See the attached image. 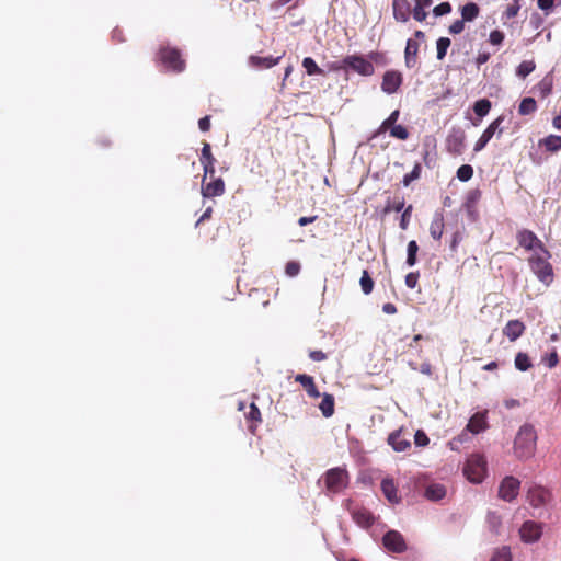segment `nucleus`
<instances>
[{"mask_svg": "<svg viewBox=\"0 0 561 561\" xmlns=\"http://www.w3.org/2000/svg\"><path fill=\"white\" fill-rule=\"evenodd\" d=\"M549 257L546 254L543 256L534 254L528 260L531 271L543 283H550L553 277L552 266L548 262Z\"/></svg>", "mask_w": 561, "mask_h": 561, "instance_id": "obj_6", "label": "nucleus"}, {"mask_svg": "<svg viewBox=\"0 0 561 561\" xmlns=\"http://www.w3.org/2000/svg\"><path fill=\"white\" fill-rule=\"evenodd\" d=\"M344 66L353 69L362 76H371L374 73V65L363 56L351 55L343 59Z\"/></svg>", "mask_w": 561, "mask_h": 561, "instance_id": "obj_10", "label": "nucleus"}, {"mask_svg": "<svg viewBox=\"0 0 561 561\" xmlns=\"http://www.w3.org/2000/svg\"><path fill=\"white\" fill-rule=\"evenodd\" d=\"M335 400L330 393H323L319 409L324 417H330L334 414Z\"/></svg>", "mask_w": 561, "mask_h": 561, "instance_id": "obj_29", "label": "nucleus"}, {"mask_svg": "<svg viewBox=\"0 0 561 561\" xmlns=\"http://www.w3.org/2000/svg\"><path fill=\"white\" fill-rule=\"evenodd\" d=\"M403 207H404V201H403V199H401V201L396 202V203L392 205V208H391V209H392V210H394V211H397V213H399V211H401V210L403 209Z\"/></svg>", "mask_w": 561, "mask_h": 561, "instance_id": "obj_63", "label": "nucleus"}, {"mask_svg": "<svg viewBox=\"0 0 561 561\" xmlns=\"http://www.w3.org/2000/svg\"><path fill=\"white\" fill-rule=\"evenodd\" d=\"M433 4V0H414L411 9L409 0H392L393 18L397 22L405 23L411 14L417 22H424L428 15L426 9Z\"/></svg>", "mask_w": 561, "mask_h": 561, "instance_id": "obj_1", "label": "nucleus"}, {"mask_svg": "<svg viewBox=\"0 0 561 561\" xmlns=\"http://www.w3.org/2000/svg\"><path fill=\"white\" fill-rule=\"evenodd\" d=\"M328 493L336 494L342 492L348 484L350 474L341 467L331 468L322 476Z\"/></svg>", "mask_w": 561, "mask_h": 561, "instance_id": "obj_3", "label": "nucleus"}, {"mask_svg": "<svg viewBox=\"0 0 561 561\" xmlns=\"http://www.w3.org/2000/svg\"><path fill=\"white\" fill-rule=\"evenodd\" d=\"M400 112L399 110L393 111L378 127V129L375 131L374 137H377L380 134L386 133L388 129H390L393 126H397L396 123L399 119Z\"/></svg>", "mask_w": 561, "mask_h": 561, "instance_id": "obj_30", "label": "nucleus"}, {"mask_svg": "<svg viewBox=\"0 0 561 561\" xmlns=\"http://www.w3.org/2000/svg\"><path fill=\"white\" fill-rule=\"evenodd\" d=\"M486 428V417L484 413H476L473 414L468 424L467 430L472 434H479L480 432Z\"/></svg>", "mask_w": 561, "mask_h": 561, "instance_id": "obj_25", "label": "nucleus"}, {"mask_svg": "<svg viewBox=\"0 0 561 561\" xmlns=\"http://www.w3.org/2000/svg\"><path fill=\"white\" fill-rule=\"evenodd\" d=\"M540 145L543 146L547 151L557 152L561 149V136L549 135L540 140Z\"/></svg>", "mask_w": 561, "mask_h": 561, "instance_id": "obj_31", "label": "nucleus"}, {"mask_svg": "<svg viewBox=\"0 0 561 561\" xmlns=\"http://www.w3.org/2000/svg\"><path fill=\"white\" fill-rule=\"evenodd\" d=\"M536 68V64L534 60H524L522 61L517 69H516V75L519 77V78H526L528 75H530Z\"/></svg>", "mask_w": 561, "mask_h": 561, "instance_id": "obj_38", "label": "nucleus"}, {"mask_svg": "<svg viewBox=\"0 0 561 561\" xmlns=\"http://www.w3.org/2000/svg\"><path fill=\"white\" fill-rule=\"evenodd\" d=\"M420 273L419 272H411L407 274L405 276V285L407 287L414 289L419 283Z\"/></svg>", "mask_w": 561, "mask_h": 561, "instance_id": "obj_50", "label": "nucleus"}, {"mask_svg": "<svg viewBox=\"0 0 561 561\" xmlns=\"http://www.w3.org/2000/svg\"><path fill=\"white\" fill-rule=\"evenodd\" d=\"M420 43L414 38H409L407 41L405 49H404V64L407 68L412 69L417 64V54H419Z\"/></svg>", "mask_w": 561, "mask_h": 561, "instance_id": "obj_18", "label": "nucleus"}, {"mask_svg": "<svg viewBox=\"0 0 561 561\" xmlns=\"http://www.w3.org/2000/svg\"><path fill=\"white\" fill-rule=\"evenodd\" d=\"M403 78L401 72L396 70H388L385 72L381 82V89L388 94H392L398 91L402 84Z\"/></svg>", "mask_w": 561, "mask_h": 561, "instance_id": "obj_15", "label": "nucleus"}, {"mask_svg": "<svg viewBox=\"0 0 561 561\" xmlns=\"http://www.w3.org/2000/svg\"><path fill=\"white\" fill-rule=\"evenodd\" d=\"M159 60L170 70L182 72L185 68V60L181 51L172 47H162L159 50Z\"/></svg>", "mask_w": 561, "mask_h": 561, "instance_id": "obj_5", "label": "nucleus"}, {"mask_svg": "<svg viewBox=\"0 0 561 561\" xmlns=\"http://www.w3.org/2000/svg\"><path fill=\"white\" fill-rule=\"evenodd\" d=\"M553 88V77L551 73H547L535 87V92L539 95L540 99L548 98Z\"/></svg>", "mask_w": 561, "mask_h": 561, "instance_id": "obj_23", "label": "nucleus"}, {"mask_svg": "<svg viewBox=\"0 0 561 561\" xmlns=\"http://www.w3.org/2000/svg\"><path fill=\"white\" fill-rule=\"evenodd\" d=\"M411 211H412V205H409L401 216L399 226L402 230H405L409 226Z\"/></svg>", "mask_w": 561, "mask_h": 561, "instance_id": "obj_53", "label": "nucleus"}, {"mask_svg": "<svg viewBox=\"0 0 561 561\" xmlns=\"http://www.w3.org/2000/svg\"><path fill=\"white\" fill-rule=\"evenodd\" d=\"M382 311L387 314H394L397 313L398 309L394 304L387 302L382 306Z\"/></svg>", "mask_w": 561, "mask_h": 561, "instance_id": "obj_59", "label": "nucleus"}, {"mask_svg": "<svg viewBox=\"0 0 561 561\" xmlns=\"http://www.w3.org/2000/svg\"><path fill=\"white\" fill-rule=\"evenodd\" d=\"M490 561H512V554L508 547L496 549Z\"/></svg>", "mask_w": 561, "mask_h": 561, "instance_id": "obj_42", "label": "nucleus"}, {"mask_svg": "<svg viewBox=\"0 0 561 561\" xmlns=\"http://www.w3.org/2000/svg\"><path fill=\"white\" fill-rule=\"evenodd\" d=\"M504 33L500 30H494L490 33L489 41L492 45H501L504 41Z\"/></svg>", "mask_w": 561, "mask_h": 561, "instance_id": "obj_51", "label": "nucleus"}, {"mask_svg": "<svg viewBox=\"0 0 561 561\" xmlns=\"http://www.w3.org/2000/svg\"><path fill=\"white\" fill-rule=\"evenodd\" d=\"M554 0H537L538 7L543 11H549L552 9Z\"/></svg>", "mask_w": 561, "mask_h": 561, "instance_id": "obj_57", "label": "nucleus"}, {"mask_svg": "<svg viewBox=\"0 0 561 561\" xmlns=\"http://www.w3.org/2000/svg\"><path fill=\"white\" fill-rule=\"evenodd\" d=\"M519 10H520L519 0H514L513 3H511L504 11V15L507 19H513V18L517 16Z\"/></svg>", "mask_w": 561, "mask_h": 561, "instance_id": "obj_47", "label": "nucleus"}, {"mask_svg": "<svg viewBox=\"0 0 561 561\" xmlns=\"http://www.w3.org/2000/svg\"><path fill=\"white\" fill-rule=\"evenodd\" d=\"M525 324L519 320H510L503 329V334L512 342L520 337L525 332Z\"/></svg>", "mask_w": 561, "mask_h": 561, "instance_id": "obj_20", "label": "nucleus"}, {"mask_svg": "<svg viewBox=\"0 0 561 561\" xmlns=\"http://www.w3.org/2000/svg\"><path fill=\"white\" fill-rule=\"evenodd\" d=\"M381 491L386 499L392 503L398 504L401 502V497L398 494V488L391 478H385L381 481Z\"/></svg>", "mask_w": 561, "mask_h": 561, "instance_id": "obj_21", "label": "nucleus"}, {"mask_svg": "<svg viewBox=\"0 0 561 561\" xmlns=\"http://www.w3.org/2000/svg\"><path fill=\"white\" fill-rule=\"evenodd\" d=\"M446 495V489L442 484H431L425 490V496L432 501L442 500Z\"/></svg>", "mask_w": 561, "mask_h": 561, "instance_id": "obj_32", "label": "nucleus"}, {"mask_svg": "<svg viewBox=\"0 0 561 561\" xmlns=\"http://www.w3.org/2000/svg\"><path fill=\"white\" fill-rule=\"evenodd\" d=\"M420 371L424 375H432V365L428 362L422 363L420 367Z\"/></svg>", "mask_w": 561, "mask_h": 561, "instance_id": "obj_62", "label": "nucleus"}, {"mask_svg": "<svg viewBox=\"0 0 561 561\" xmlns=\"http://www.w3.org/2000/svg\"><path fill=\"white\" fill-rule=\"evenodd\" d=\"M390 136L400 140H407L409 138V130L403 125H397L388 129Z\"/></svg>", "mask_w": 561, "mask_h": 561, "instance_id": "obj_43", "label": "nucleus"}, {"mask_svg": "<svg viewBox=\"0 0 561 561\" xmlns=\"http://www.w3.org/2000/svg\"><path fill=\"white\" fill-rule=\"evenodd\" d=\"M353 520L363 528H369L375 523L371 512L365 507L354 508L352 511Z\"/></svg>", "mask_w": 561, "mask_h": 561, "instance_id": "obj_19", "label": "nucleus"}, {"mask_svg": "<svg viewBox=\"0 0 561 561\" xmlns=\"http://www.w3.org/2000/svg\"><path fill=\"white\" fill-rule=\"evenodd\" d=\"M466 147V134L461 129H453L446 138V149L454 156H460Z\"/></svg>", "mask_w": 561, "mask_h": 561, "instance_id": "obj_11", "label": "nucleus"}, {"mask_svg": "<svg viewBox=\"0 0 561 561\" xmlns=\"http://www.w3.org/2000/svg\"><path fill=\"white\" fill-rule=\"evenodd\" d=\"M537 432L531 424H524L518 430L514 440V454L518 459H529L537 447Z\"/></svg>", "mask_w": 561, "mask_h": 561, "instance_id": "obj_2", "label": "nucleus"}, {"mask_svg": "<svg viewBox=\"0 0 561 561\" xmlns=\"http://www.w3.org/2000/svg\"><path fill=\"white\" fill-rule=\"evenodd\" d=\"M473 176V168L470 164H462L457 170V178L461 182H467Z\"/></svg>", "mask_w": 561, "mask_h": 561, "instance_id": "obj_44", "label": "nucleus"}, {"mask_svg": "<svg viewBox=\"0 0 561 561\" xmlns=\"http://www.w3.org/2000/svg\"><path fill=\"white\" fill-rule=\"evenodd\" d=\"M359 284L362 287V290L365 295H369L374 289V280L370 277L368 271H363L362 277L359 279Z\"/></svg>", "mask_w": 561, "mask_h": 561, "instance_id": "obj_40", "label": "nucleus"}, {"mask_svg": "<svg viewBox=\"0 0 561 561\" xmlns=\"http://www.w3.org/2000/svg\"><path fill=\"white\" fill-rule=\"evenodd\" d=\"M299 271H300V264L295 261L288 262L285 266V272L290 277L298 275Z\"/></svg>", "mask_w": 561, "mask_h": 561, "instance_id": "obj_52", "label": "nucleus"}, {"mask_svg": "<svg viewBox=\"0 0 561 561\" xmlns=\"http://www.w3.org/2000/svg\"><path fill=\"white\" fill-rule=\"evenodd\" d=\"M490 56L489 54H479L477 57V64L482 65L485 64L489 60Z\"/></svg>", "mask_w": 561, "mask_h": 561, "instance_id": "obj_64", "label": "nucleus"}, {"mask_svg": "<svg viewBox=\"0 0 561 561\" xmlns=\"http://www.w3.org/2000/svg\"><path fill=\"white\" fill-rule=\"evenodd\" d=\"M422 165L420 162H416L410 173H407L402 179L403 186L408 187L413 181H416L421 178Z\"/></svg>", "mask_w": 561, "mask_h": 561, "instance_id": "obj_36", "label": "nucleus"}, {"mask_svg": "<svg viewBox=\"0 0 561 561\" xmlns=\"http://www.w3.org/2000/svg\"><path fill=\"white\" fill-rule=\"evenodd\" d=\"M503 121L504 116H499L486 127V129L482 133L480 138L474 144L473 150L476 152L481 151L486 146V144L492 139L495 133H497V136L502 134L503 130L500 126L503 123Z\"/></svg>", "mask_w": 561, "mask_h": 561, "instance_id": "obj_12", "label": "nucleus"}, {"mask_svg": "<svg viewBox=\"0 0 561 561\" xmlns=\"http://www.w3.org/2000/svg\"><path fill=\"white\" fill-rule=\"evenodd\" d=\"M226 191L225 182L221 178H213L209 182L202 181L201 192L203 197L211 198L224 195Z\"/></svg>", "mask_w": 561, "mask_h": 561, "instance_id": "obj_14", "label": "nucleus"}, {"mask_svg": "<svg viewBox=\"0 0 561 561\" xmlns=\"http://www.w3.org/2000/svg\"><path fill=\"white\" fill-rule=\"evenodd\" d=\"M533 366L529 356L526 353L519 352L515 356V367L520 371H526Z\"/></svg>", "mask_w": 561, "mask_h": 561, "instance_id": "obj_37", "label": "nucleus"}, {"mask_svg": "<svg viewBox=\"0 0 561 561\" xmlns=\"http://www.w3.org/2000/svg\"><path fill=\"white\" fill-rule=\"evenodd\" d=\"M199 161H201V163L216 162V159H215V157L211 153V147L206 141L203 142V148H202V151H201Z\"/></svg>", "mask_w": 561, "mask_h": 561, "instance_id": "obj_45", "label": "nucleus"}, {"mask_svg": "<svg viewBox=\"0 0 561 561\" xmlns=\"http://www.w3.org/2000/svg\"><path fill=\"white\" fill-rule=\"evenodd\" d=\"M550 499L549 490L541 485H533L527 491V501L535 508L546 505Z\"/></svg>", "mask_w": 561, "mask_h": 561, "instance_id": "obj_13", "label": "nucleus"}, {"mask_svg": "<svg viewBox=\"0 0 561 561\" xmlns=\"http://www.w3.org/2000/svg\"><path fill=\"white\" fill-rule=\"evenodd\" d=\"M383 547L393 553H403L407 551V542L398 530H389L382 537Z\"/></svg>", "mask_w": 561, "mask_h": 561, "instance_id": "obj_9", "label": "nucleus"}, {"mask_svg": "<svg viewBox=\"0 0 561 561\" xmlns=\"http://www.w3.org/2000/svg\"><path fill=\"white\" fill-rule=\"evenodd\" d=\"M461 19L465 22H472L480 14V8L476 2H468L460 9Z\"/></svg>", "mask_w": 561, "mask_h": 561, "instance_id": "obj_28", "label": "nucleus"}, {"mask_svg": "<svg viewBox=\"0 0 561 561\" xmlns=\"http://www.w3.org/2000/svg\"><path fill=\"white\" fill-rule=\"evenodd\" d=\"M520 481L513 477H505L499 486V497L506 502H512L518 495Z\"/></svg>", "mask_w": 561, "mask_h": 561, "instance_id": "obj_8", "label": "nucleus"}, {"mask_svg": "<svg viewBox=\"0 0 561 561\" xmlns=\"http://www.w3.org/2000/svg\"><path fill=\"white\" fill-rule=\"evenodd\" d=\"M486 460L480 454L470 455L463 466V474L472 483H481L486 476Z\"/></svg>", "mask_w": 561, "mask_h": 561, "instance_id": "obj_4", "label": "nucleus"}, {"mask_svg": "<svg viewBox=\"0 0 561 561\" xmlns=\"http://www.w3.org/2000/svg\"><path fill=\"white\" fill-rule=\"evenodd\" d=\"M245 417L249 422H251V424L248 426L249 431L254 433L257 424L262 422L261 411L255 403L250 404L249 412L245 413Z\"/></svg>", "mask_w": 561, "mask_h": 561, "instance_id": "obj_27", "label": "nucleus"}, {"mask_svg": "<svg viewBox=\"0 0 561 561\" xmlns=\"http://www.w3.org/2000/svg\"><path fill=\"white\" fill-rule=\"evenodd\" d=\"M516 240L518 244L527 251H536L539 250L541 253L547 256H551L549 251L545 248L542 241L528 229H522L516 234Z\"/></svg>", "mask_w": 561, "mask_h": 561, "instance_id": "obj_7", "label": "nucleus"}, {"mask_svg": "<svg viewBox=\"0 0 561 561\" xmlns=\"http://www.w3.org/2000/svg\"><path fill=\"white\" fill-rule=\"evenodd\" d=\"M537 111V102L534 98H524L518 106V113L520 115H529Z\"/></svg>", "mask_w": 561, "mask_h": 561, "instance_id": "obj_33", "label": "nucleus"}, {"mask_svg": "<svg viewBox=\"0 0 561 561\" xmlns=\"http://www.w3.org/2000/svg\"><path fill=\"white\" fill-rule=\"evenodd\" d=\"M280 60V57L274 58L272 56L267 57H259V56H250L249 62L251 66L256 68H272L277 65Z\"/></svg>", "mask_w": 561, "mask_h": 561, "instance_id": "obj_26", "label": "nucleus"}, {"mask_svg": "<svg viewBox=\"0 0 561 561\" xmlns=\"http://www.w3.org/2000/svg\"><path fill=\"white\" fill-rule=\"evenodd\" d=\"M198 127L202 131H208L210 129V116H204L198 121Z\"/></svg>", "mask_w": 561, "mask_h": 561, "instance_id": "obj_55", "label": "nucleus"}, {"mask_svg": "<svg viewBox=\"0 0 561 561\" xmlns=\"http://www.w3.org/2000/svg\"><path fill=\"white\" fill-rule=\"evenodd\" d=\"M519 534L523 541L535 542L541 537L542 528L540 524L527 520L522 525Z\"/></svg>", "mask_w": 561, "mask_h": 561, "instance_id": "obj_16", "label": "nucleus"}, {"mask_svg": "<svg viewBox=\"0 0 561 561\" xmlns=\"http://www.w3.org/2000/svg\"><path fill=\"white\" fill-rule=\"evenodd\" d=\"M414 443L416 446L424 447L428 445L430 439L422 430H417L416 433L414 434Z\"/></svg>", "mask_w": 561, "mask_h": 561, "instance_id": "obj_49", "label": "nucleus"}, {"mask_svg": "<svg viewBox=\"0 0 561 561\" xmlns=\"http://www.w3.org/2000/svg\"><path fill=\"white\" fill-rule=\"evenodd\" d=\"M317 219V216H310V217H300L298 219V225L304 227V226H307L309 224H312Z\"/></svg>", "mask_w": 561, "mask_h": 561, "instance_id": "obj_60", "label": "nucleus"}, {"mask_svg": "<svg viewBox=\"0 0 561 561\" xmlns=\"http://www.w3.org/2000/svg\"><path fill=\"white\" fill-rule=\"evenodd\" d=\"M309 357L313 362H322V360L327 359V355L322 351H310Z\"/></svg>", "mask_w": 561, "mask_h": 561, "instance_id": "obj_56", "label": "nucleus"}, {"mask_svg": "<svg viewBox=\"0 0 561 561\" xmlns=\"http://www.w3.org/2000/svg\"><path fill=\"white\" fill-rule=\"evenodd\" d=\"M451 12V4L449 2H442L434 7L433 14L435 16H443Z\"/></svg>", "mask_w": 561, "mask_h": 561, "instance_id": "obj_46", "label": "nucleus"}, {"mask_svg": "<svg viewBox=\"0 0 561 561\" xmlns=\"http://www.w3.org/2000/svg\"><path fill=\"white\" fill-rule=\"evenodd\" d=\"M302 67L305 68L307 75H324V71L317 65V62L311 57H305L302 59Z\"/></svg>", "mask_w": 561, "mask_h": 561, "instance_id": "obj_34", "label": "nucleus"}, {"mask_svg": "<svg viewBox=\"0 0 561 561\" xmlns=\"http://www.w3.org/2000/svg\"><path fill=\"white\" fill-rule=\"evenodd\" d=\"M445 221L440 213H436L430 225V234L434 240H440L444 233Z\"/></svg>", "mask_w": 561, "mask_h": 561, "instance_id": "obj_24", "label": "nucleus"}, {"mask_svg": "<svg viewBox=\"0 0 561 561\" xmlns=\"http://www.w3.org/2000/svg\"><path fill=\"white\" fill-rule=\"evenodd\" d=\"M491 102L488 99H481L473 105V111L479 117H484L491 110Z\"/></svg>", "mask_w": 561, "mask_h": 561, "instance_id": "obj_39", "label": "nucleus"}, {"mask_svg": "<svg viewBox=\"0 0 561 561\" xmlns=\"http://www.w3.org/2000/svg\"><path fill=\"white\" fill-rule=\"evenodd\" d=\"M295 380L302 386L309 397L317 399L321 396L311 376L299 374Z\"/></svg>", "mask_w": 561, "mask_h": 561, "instance_id": "obj_22", "label": "nucleus"}, {"mask_svg": "<svg viewBox=\"0 0 561 561\" xmlns=\"http://www.w3.org/2000/svg\"><path fill=\"white\" fill-rule=\"evenodd\" d=\"M411 435L410 433H404L402 430H398L392 432L388 436V444L396 451H405L411 446Z\"/></svg>", "mask_w": 561, "mask_h": 561, "instance_id": "obj_17", "label": "nucleus"}, {"mask_svg": "<svg viewBox=\"0 0 561 561\" xmlns=\"http://www.w3.org/2000/svg\"><path fill=\"white\" fill-rule=\"evenodd\" d=\"M451 42L448 37H439L436 42L437 48V59L443 60L447 54V49L449 48Z\"/></svg>", "mask_w": 561, "mask_h": 561, "instance_id": "obj_41", "label": "nucleus"}, {"mask_svg": "<svg viewBox=\"0 0 561 561\" xmlns=\"http://www.w3.org/2000/svg\"><path fill=\"white\" fill-rule=\"evenodd\" d=\"M419 245L415 240H411L407 248V264L414 266L417 262Z\"/></svg>", "mask_w": 561, "mask_h": 561, "instance_id": "obj_35", "label": "nucleus"}, {"mask_svg": "<svg viewBox=\"0 0 561 561\" xmlns=\"http://www.w3.org/2000/svg\"><path fill=\"white\" fill-rule=\"evenodd\" d=\"M462 237H461V233L459 231H456L454 234H453V239H451V242H450V250L451 251H456L457 250V247L459 244V242L461 241Z\"/></svg>", "mask_w": 561, "mask_h": 561, "instance_id": "obj_58", "label": "nucleus"}, {"mask_svg": "<svg viewBox=\"0 0 561 561\" xmlns=\"http://www.w3.org/2000/svg\"><path fill=\"white\" fill-rule=\"evenodd\" d=\"M211 214H213V208L211 207H208L204 213L203 215L199 217V219L196 221V226H198L199 224H202L203 221L209 219L211 217Z\"/></svg>", "mask_w": 561, "mask_h": 561, "instance_id": "obj_61", "label": "nucleus"}, {"mask_svg": "<svg viewBox=\"0 0 561 561\" xmlns=\"http://www.w3.org/2000/svg\"><path fill=\"white\" fill-rule=\"evenodd\" d=\"M465 30V21L462 19L454 21L449 27L448 32L453 35H457L462 33Z\"/></svg>", "mask_w": 561, "mask_h": 561, "instance_id": "obj_48", "label": "nucleus"}, {"mask_svg": "<svg viewBox=\"0 0 561 561\" xmlns=\"http://www.w3.org/2000/svg\"><path fill=\"white\" fill-rule=\"evenodd\" d=\"M215 163H201L204 170V176L202 181H206L207 178L213 179L215 176Z\"/></svg>", "mask_w": 561, "mask_h": 561, "instance_id": "obj_54", "label": "nucleus"}]
</instances>
